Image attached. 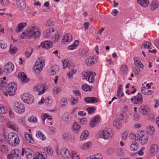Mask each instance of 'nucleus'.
<instances>
[{
  "label": "nucleus",
  "instance_id": "1",
  "mask_svg": "<svg viewBox=\"0 0 159 159\" xmlns=\"http://www.w3.org/2000/svg\"><path fill=\"white\" fill-rule=\"evenodd\" d=\"M41 35L39 28L33 26L23 32L20 35L21 39H38Z\"/></svg>",
  "mask_w": 159,
  "mask_h": 159
},
{
  "label": "nucleus",
  "instance_id": "2",
  "mask_svg": "<svg viewBox=\"0 0 159 159\" xmlns=\"http://www.w3.org/2000/svg\"><path fill=\"white\" fill-rule=\"evenodd\" d=\"M57 33L58 31L57 29L50 28L44 31L43 36L45 38L58 40L60 39L61 36L56 34Z\"/></svg>",
  "mask_w": 159,
  "mask_h": 159
},
{
  "label": "nucleus",
  "instance_id": "3",
  "mask_svg": "<svg viewBox=\"0 0 159 159\" xmlns=\"http://www.w3.org/2000/svg\"><path fill=\"white\" fill-rule=\"evenodd\" d=\"M8 142L12 146H16L19 143L20 140L18 136L14 133H10L8 134Z\"/></svg>",
  "mask_w": 159,
  "mask_h": 159
},
{
  "label": "nucleus",
  "instance_id": "4",
  "mask_svg": "<svg viewBox=\"0 0 159 159\" xmlns=\"http://www.w3.org/2000/svg\"><path fill=\"white\" fill-rule=\"evenodd\" d=\"M17 85L15 82H11L8 84L5 88L6 92L4 93L5 96H8L9 94L10 96H13L15 93L17 89Z\"/></svg>",
  "mask_w": 159,
  "mask_h": 159
},
{
  "label": "nucleus",
  "instance_id": "5",
  "mask_svg": "<svg viewBox=\"0 0 159 159\" xmlns=\"http://www.w3.org/2000/svg\"><path fill=\"white\" fill-rule=\"evenodd\" d=\"M99 137L105 139H110L112 137V133L110 128H106L98 134Z\"/></svg>",
  "mask_w": 159,
  "mask_h": 159
},
{
  "label": "nucleus",
  "instance_id": "6",
  "mask_svg": "<svg viewBox=\"0 0 159 159\" xmlns=\"http://www.w3.org/2000/svg\"><path fill=\"white\" fill-rule=\"evenodd\" d=\"M22 152L18 149H15L11 151V154L7 155V159H20Z\"/></svg>",
  "mask_w": 159,
  "mask_h": 159
},
{
  "label": "nucleus",
  "instance_id": "7",
  "mask_svg": "<svg viewBox=\"0 0 159 159\" xmlns=\"http://www.w3.org/2000/svg\"><path fill=\"white\" fill-rule=\"evenodd\" d=\"M13 107L15 111L18 114H22L25 111V107L23 104L21 103L15 102Z\"/></svg>",
  "mask_w": 159,
  "mask_h": 159
},
{
  "label": "nucleus",
  "instance_id": "8",
  "mask_svg": "<svg viewBox=\"0 0 159 159\" xmlns=\"http://www.w3.org/2000/svg\"><path fill=\"white\" fill-rule=\"evenodd\" d=\"M21 99L25 103L31 104L34 101V97L31 94H24L21 95Z\"/></svg>",
  "mask_w": 159,
  "mask_h": 159
},
{
  "label": "nucleus",
  "instance_id": "9",
  "mask_svg": "<svg viewBox=\"0 0 159 159\" xmlns=\"http://www.w3.org/2000/svg\"><path fill=\"white\" fill-rule=\"evenodd\" d=\"M132 102L135 104L141 105L143 102L142 94L138 93L135 96H133L131 99Z\"/></svg>",
  "mask_w": 159,
  "mask_h": 159
},
{
  "label": "nucleus",
  "instance_id": "10",
  "mask_svg": "<svg viewBox=\"0 0 159 159\" xmlns=\"http://www.w3.org/2000/svg\"><path fill=\"white\" fill-rule=\"evenodd\" d=\"M47 89V87L45 86L43 84H39L34 88V91L38 93V95H40L43 93Z\"/></svg>",
  "mask_w": 159,
  "mask_h": 159
},
{
  "label": "nucleus",
  "instance_id": "11",
  "mask_svg": "<svg viewBox=\"0 0 159 159\" xmlns=\"http://www.w3.org/2000/svg\"><path fill=\"white\" fill-rule=\"evenodd\" d=\"M22 156H24V153H25V154L28 159H38L37 156L35 157H33V156L32 155V152L30 150L29 148H26L25 149L23 148L22 149Z\"/></svg>",
  "mask_w": 159,
  "mask_h": 159
},
{
  "label": "nucleus",
  "instance_id": "12",
  "mask_svg": "<svg viewBox=\"0 0 159 159\" xmlns=\"http://www.w3.org/2000/svg\"><path fill=\"white\" fill-rule=\"evenodd\" d=\"M148 139V137L141 133L137 134V140H139L141 144H145L147 142Z\"/></svg>",
  "mask_w": 159,
  "mask_h": 159
},
{
  "label": "nucleus",
  "instance_id": "13",
  "mask_svg": "<svg viewBox=\"0 0 159 159\" xmlns=\"http://www.w3.org/2000/svg\"><path fill=\"white\" fill-rule=\"evenodd\" d=\"M14 69V66L11 62H8L4 66V72L7 74L12 72Z\"/></svg>",
  "mask_w": 159,
  "mask_h": 159
},
{
  "label": "nucleus",
  "instance_id": "14",
  "mask_svg": "<svg viewBox=\"0 0 159 159\" xmlns=\"http://www.w3.org/2000/svg\"><path fill=\"white\" fill-rule=\"evenodd\" d=\"M17 5L21 10H26V3L24 0H16Z\"/></svg>",
  "mask_w": 159,
  "mask_h": 159
},
{
  "label": "nucleus",
  "instance_id": "15",
  "mask_svg": "<svg viewBox=\"0 0 159 159\" xmlns=\"http://www.w3.org/2000/svg\"><path fill=\"white\" fill-rule=\"evenodd\" d=\"M53 44L52 42L49 40H45L41 43V45L43 48L48 49L51 48Z\"/></svg>",
  "mask_w": 159,
  "mask_h": 159
},
{
  "label": "nucleus",
  "instance_id": "16",
  "mask_svg": "<svg viewBox=\"0 0 159 159\" xmlns=\"http://www.w3.org/2000/svg\"><path fill=\"white\" fill-rule=\"evenodd\" d=\"M7 80L5 77L0 79V90H4L6 87Z\"/></svg>",
  "mask_w": 159,
  "mask_h": 159
},
{
  "label": "nucleus",
  "instance_id": "17",
  "mask_svg": "<svg viewBox=\"0 0 159 159\" xmlns=\"http://www.w3.org/2000/svg\"><path fill=\"white\" fill-rule=\"evenodd\" d=\"M100 120V117L97 115L94 116L90 121V125L92 127H94L97 125Z\"/></svg>",
  "mask_w": 159,
  "mask_h": 159
},
{
  "label": "nucleus",
  "instance_id": "18",
  "mask_svg": "<svg viewBox=\"0 0 159 159\" xmlns=\"http://www.w3.org/2000/svg\"><path fill=\"white\" fill-rule=\"evenodd\" d=\"M27 25V23L22 22L18 24L15 29L16 32L19 33L21 32Z\"/></svg>",
  "mask_w": 159,
  "mask_h": 159
},
{
  "label": "nucleus",
  "instance_id": "19",
  "mask_svg": "<svg viewBox=\"0 0 159 159\" xmlns=\"http://www.w3.org/2000/svg\"><path fill=\"white\" fill-rule=\"evenodd\" d=\"M69 150L66 148H63L61 150H60L58 149H56V152L57 154L59 155H61L63 157H65L66 153H68Z\"/></svg>",
  "mask_w": 159,
  "mask_h": 159
},
{
  "label": "nucleus",
  "instance_id": "20",
  "mask_svg": "<svg viewBox=\"0 0 159 159\" xmlns=\"http://www.w3.org/2000/svg\"><path fill=\"white\" fill-rule=\"evenodd\" d=\"M85 101L87 103H95L98 102V98L95 97H89L86 98L84 99Z\"/></svg>",
  "mask_w": 159,
  "mask_h": 159
},
{
  "label": "nucleus",
  "instance_id": "21",
  "mask_svg": "<svg viewBox=\"0 0 159 159\" xmlns=\"http://www.w3.org/2000/svg\"><path fill=\"white\" fill-rule=\"evenodd\" d=\"M159 7V2L157 1L154 0L150 5V9L151 11H154L157 9Z\"/></svg>",
  "mask_w": 159,
  "mask_h": 159
},
{
  "label": "nucleus",
  "instance_id": "22",
  "mask_svg": "<svg viewBox=\"0 0 159 159\" xmlns=\"http://www.w3.org/2000/svg\"><path fill=\"white\" fill-rule=\"evenodd\" d=\"M158 147L157 145L155 144H153L151 146L150 148V152L151 153L155 154L158 152Z\"/></svg>",
  "mask_w": 159,
  "mask_h": 159
},
{
  "label": "nucleus",
  "instance_id": "23",
  "mask_svg": "<svg viewBox=\"0 0 159 159\" xmlns=\"http://www.w3.org/2000/svg\"><path fill=\"white\" fill-rule=\"evenodd\" d=\"M134 65L138 67H139L142 69L144 68V65L142 64L139 60L137 58H134Z\"/></svg>",
  "mask_w": 159,
  "mask_h": 159
},
{
  "label": "nucleus",
  "instance_id": "24",
  "mask_svg": "<svg viewBox=\"0 0 159 159\" xmlns=\"http://www.w3.org/2000/svg\"><path fill=\"white\" fill-rule=\"evenodd\" d=\"M137 3L142 7H146L148 5V0H137Z\"/></svg>",
  "mask_w": 159,
  "mask_h": 159
},
{
  "label": "nucleus",
  "instance_id": "25",
  "mask_svg": "<svg viewBox=\"0 0 159 159\" xmlns=\"http://www.w3.org/2000/svg\"><path fill=\"white\" fill-rule=\"evenodd\" d=\"M6 125L9 128L14 130H16L17 128H16V126L15 125V123L11 121H7L6 123Z\"/></svg>",
  "mask_w": 159,
  "mask_h": 159
},
{
  "label": "nucleus",
  "instance_id": "26",
  "mask_svg": "<svg viewBox=\"0 0 159 159\" xmlns=\"http://www.w3.org/2000/svg\"><path fill=\"white\" fill-rule=\"evenodd\" d=\"M96 75V73L95 72H90L89 75V76L88 80L90 83H93L94 81V77Z\"/></svg>",
  "mask_w": 159,
  "mask_h": 159
},
{
  "label": "nucleus",
  "instance_id": "27",
  "mask_svg": "<svg viewBox=\"0 0 159 159\" xmlns=\"http://www.w3.org/2000/svg\"><path fill=\"white\" fill-rule=\"evenodd\" d=\"M25 138L26 141L30 143H34V140L32 137L31 135L27 133L25 134Z\"/></svg>",
  "mask_w": 159,
  "mask_h": 159
},
{
  "label": "nucleus",
  "instance_id": "28",
  "mask_svg": "<svg viewBox=\"0 0 159 159\" xmlns=\"http://www.w3.org/2000/svg\"><path fill=\"white\" fill-rule=\"evenodd\" d=\"M36 136L37 138L40 139L43 141L45 140L46 139V137L45 135L40 131H38L36 132Z\"/></svg>",
  "mask_w": 159,
  "mask_h": 159
},
{
  "label": "nucleus",
  "instance_id": "29",
  "mask_svg": "<svg viewBox=\"0 0 159 159\" xmlns=\"http://www.w3.org/2000/svg\"><path fill=\"white\" fill-rule=\"evenodd\" d=\"M147 110L148 108L146 107L141 106L140 107L139 111L142 114L147 115L148 112Z\"/></svg>",
  "mask_w": 159,
  "mask_h": 159
},
{
  "label": "nucleus",
  "instance_id": "30",
  "mask_svg": "<svg viewBox=\"0 0 159 159\" xmlns=\"http://www.w3.org/2000/svg\"><path fill=\"white\" fill-rule=\"evenodd\" d=\"M113 125L117 129L120 128L121 126V124L120 123L119 118L114 120L113 122Z\"/></svg>",
  "mask_w": 159,
  "mask_h": 159
},
{
  "label": "nucleus",
  "instance_id": "31",
  "mask_svg": "<svg viewBox=\"0 0 159 159\" xmlns=\"http://www.w3.org/2000/svg\"><path fill=\"white\" fill-rule=\"evenodd\" d=\"M79 43L78 40H75L73 44L68 47V49L72 50L75 49L79 44Z\"/></svg>",
  "mask_w": 159,
  "mask_h": 159
},
{
  "label": "nucleus",
  "instance_id": "32",
  "mask_svg": "<svg viewBox=\"0 0 159 159\" xmlns=\"http://www.w3.org/2000/svg\"><path fill=\"white\" fill-rule=\"evenodd\" d=\"M89 135V132L88 131L85 130L82 133L80 137V140H83L85 139Z\"/></svg>",
  "mask_w": 159,
  "mask_h": 159
},
{
  "label": "nucleus",
  "instance_id": "33",
  "mask_svg": "<svg viewBox=\"0 0 159 159\" xmlns=\"http://www.w3.org/2000/svg\"><path fill=\"white\" fill-rule=\"evenodd\" d=\"M72 35L70 34H65L62 38V40H72Z\"/></svg>",
  "mask_w": 159,
  "mask_h": 159
},
{
  "label": "nucleus",
  "instance_id": "34",
  "mask_svg": "<svg viewBox=\"0 0 159 159\" xmlns=\"http://www.w3.org/2000/svg\"><path fill=\"white\" fill-rule=\"evenodd\" d=\"M92 87L87 85L86 84H83L82 87V89L85 91H90L92 90Z\"/></svg>",
  "mask_w": 159,
  "mask_h": 159
},
{
  "label": "nucleus",
  "instance_id": "35",
  "mask_svg": "<svg viewBox=\"0 0 159 159\" xmlns=\"http://www.w3.org/2000/svg\"><path fill=\"white\" fill-rule=\"evenodd\" d=\"M80 126L78 123L75 122L73 125V128L75 132L78 131L80 128Z\"/></svg>",
  "mask_w": 159,
  "mask_h": 159
},
{
  "label": "nucleus",
  "instance_id": "36",
  "mask_svg": "<svg viewBox=\"0 0 159 159\" xmlns=\"http://www.w3.org/2000/svg\"><path fill=\"white\" fill-rule=\"evenodd\" d=\"M139 148V145L137 143H132L131 145L130 148L132 151H136Z\"/></svg>",
  "mask_w": 159,
  "mask_h": 159
},
{
  "label": "nucleus",
  "instance_id": "37",
  "mask_svg": "<svg viewBox=\"0 0 159 159\" xmlns=\"http://www.w3.org/2000/svg\"><path fill=\"white\" fill-rule=\"evenodd\" d=\"M154 132V128L153 126H150L147 127V132L151 135Z\"/></svg>",
  "mask_w": 159,
  "mask_h": 159
},
{
  "label": "nucleus",
  "instance_id": "38",
  "mask_svg": "<svg viewBox=\"0 0 159 159\" xmlns=\"http://www.w3.org/2000/svg\"><path fill=\"white\" fill-rule=\"evenodd\" d=\"M93 57H90L87 58L85 61V63L88 66H90L92 64V62H93Z\"/></svg>",
  "mask_w": 159,
  "mask_h": 159
},
{
  "label": "nucleus",
  "instance_id": "39",
  "mask_svg": "<svg viewBox=\"0 0 159 159\" xmlns=\"http://www.w3.org/2000/svg\"><path fill=\"white\" fill-rule=\"evenodd\" d=\"M17 51L18 50L16 47L11 46L9 52L11 54H13L16 53Z\"/></svg>",
  "mask_w": 159,
  "mask_h": 159
},
{
  "label": "nucleus",
  "instance_id": "40",
  "mask_svg": "<svg viewBox=\"0 0 159 159\" xmlns=\"http://www.w3.org/2000/svg\"><path fill=\"white\" fill-rule=\"evenodd\" d=\"M76 71V70H72L67 74L68 77L69 79H71L72 78V76L73 74H75Z\"/></svg>",
  "mask_w": 159,
  "mask_h": 159
},
{
  "label": "nucleus",
  "instance_id": "41",
  "mask_svg": "<svg viewBox=\"0 0 159 159\" xmlns=\"http://www.w3.org/2000/svg\"><path fill=\"white\" fill-rule=\"evenodd\" d=\"M45 103L47 107L50 106L52 102V101L49 97H47L45 99Z\"/></svg>",
  "mask_w": 159,
  "mask_h": 159
},
{
  "label": "nucleus",
  "instance_id": "42",
  "mask_svg": "<svg viewBox=\"0 0 159 159\" xmlns=\"http://www.w3.org/2000/svg\"><path fill=\"white\" fill-rule=\"evenodd\" d=\"M151 45V44L150 42L149 41H146L143 44L142 46L141 47V48H142V46H143L144 48H147L148 49H149L150 48V45Z\"/></svg>",
  "mask_w": 159,
  "mask_h": 159
},
{
  "label": "nucleus",
  "instance_id": "43",
  "mask_svg": "<svg viewBox=\"0 0 159 159\" xmlns=\"http://www.w3.org/2000/svg\"><path fill=\"white\" fill-rule=\"evenodd\" d=\"M67 100L65 98H63L61 100L60 103L61 106L63 108H65L67 104Z\"/></svg>",
  "mask_w": 159,
  "mask_h": 159
},
{
  "label": "nucleus",
  "instance_id": "44",
  "mask_svg": "<svg viewBox=\"0 0 159 159\" xmlns=\"http://www.w3.org/2000/svg\"><path fill=\"white\" fill-rule=\"evenodd\" d=\"M62 138L65 141H68L70 139V135L66 133H64L62 135Z\"/></svg>",
  "mask_w": 159,
  "mask_h": 159
},
{
  "label": "nucleus",
  "instance_id": "45",
  "mask_svg": "<svg viewBox=\"0 0 159 159\" xmlns=\"http://www.w3.org/2000/svg\"><path fill=\"white\" fill-rule=\"evenodd\" d=\"M28 121L30 122L36 123L37 122V119L35 116H32L28 119Z\"/></svg>",
  "mask_w": 159,
  "mask_h": 159
},
{
  "label": "nucleus",
  "instance_id": "46",
  "mask_svg": "<svg viewBox=\"0 0 159 159\" xmlns=\"http://www.w3.org/2000/svg\"><path fill=\"white\" fill-rule=\"evenodd\" d=\"M90 72H84L82 73V78L83 79H85L87 80L89 78V75Z\"/></svg>",
  "mask_w": 159,
  "mask_h": 159
},
{
  "label": "nucleus",
  "instance_id": "47",
  "mask_svg": "<svg viewBox=\"0 0 159 159\" xmlns=\"http://www.w3.org/2000/svg\"><path fill=\"white\" fill-rule=\"evenodd\" d=\"M55 21L52 19L48 20L47 22L46 25L47 27H50L51 26H53L55 25Z\"/></svg>",
  "mask_w": 159,
  "mask_h": 159
},
{
  "label": "nucleus",
  "instance_id": "48",
  "mask_svg": "<svg viewBox=\"0 0 159 159\" xmlns=\"http://www.w3.org/2000/svg\"><path fill=\"white\" fill-rule=\"evenodd\" d=\"M8 149L6 146L3 145L1 146V151L3 153H7L8 152Z\"/></svg>",
  "mask_w": 159,
  "mask_h": 159
},
{
  "label": "nucleus",
  "instance_id": "49",
  "mask_svg": "<svg viewBox=\"0 0 159 159\" xmlns=\"http://www.w3.org/2000/svg\"><path fill=\"white\" fill-rule=\"evenodd\" d=\"M86 110L89 114H91L95 111L96 108L94 107H89L87 108Z\"/></svg>",
  "mask_w": 159,
  "mask_h": 159
},
{
  "label": "nucleus",
  "instance_id": "50",
  "mask_svg": "<svg viewBox=\"0 0 159 159\" xmlns=\"http://www.w3.org/2000/svg\"><path fill=\"white\" fill-rule=\"evenodd\" d=\"M92 144L91 143H85L82 146V148L83 150L87 149L91 146Z\"/></svg>",
  "mask_w": 159,
  "mask_h": 159
},
{
  "label": "nucleus",
  "instance_id": "51",
  "mask_svg": "<svg viewBox=\"0 0 159 159\" xmlns=\"http://www.w3.org/2000/svg\"><path fill=\"white\" fill-rule=\"evenodd\" d=\"M153 91L152 90L146 89V90H143V93L145 95H149L152 93Z\"/></svg>",
  "mask_w": 159,
  "mask_h": 159
},
{
  "label": "nucleus",
  "instance_id": "52",
  "mask_svg": "<svg viewBox=\"0 0 159 159\" xmlns=\"http://www.w3.org/2000/svg\"><path fill=\"white\" fill-rule=\"evenodd\" d=\"M127 66L126 65L123 66L121 68V70L123 74H125L127 73Z\"/></svg>",
  "mask_w": 159,
  "mask_h": 159
},
{
  "label": "nucleus",
  "instance_id": "53",
  "mask_svg": "<svg viewBox=\"0 0 159 159\" xmlns=\"http://www.w3.org/2000/svg\"><path fill=\"white\" fill-rule=\"evenodd\" d=\"M137 134L136 135L135 134L131 133L129 135V138L132 140H137Z\"/></svg>",
  "mask_w": 159,
  "mask_h": 159
},
{
  "label": "nucleus",
  "instance_id": "54",
  "mask_svg": "<svg viewBox=\"0 0 159 159\" xmlns=\"http://www.w3.org/2000/svg\"><path fill=\"white\" fill-rule=\"evenodd\" d=\"M6 112L3 105L0 104V114H5Z\"/></svg>",
  "mask_w": 159,
  "mask_h": 159
},
{
  "label": "nucleus",
  "instance_id": "55",
  "mask_svg": "<svg viewBox=\"0 0 159 159\" xmlns=\"http://www.w3.org/2000/svg\"><path fill=\"white\" fill-rule=\"evenodd\" d=\"M27 75H25L24 72H20L18 73V77L20 80L21 79L25 77H26Z\"/></svg>",
  "mask_w": 159,
  "mask_h": 159
},
{
  "label": "nucleus",
  "instance_id": "56",
  "mask_svg": "<svg viewBox=\"0 0 159 159\" xmlns=\"http://www.w3.org/2000/svg\"><path fill=\"white\" fill-rule=\"evenodd\" d=\"M80 123L83 125L86 124L87 122V120L85 118H83L79 119Z\"/></svg>",
  "mask_w": 159,
  "mask_h": 159
},
{
  "label": "nucleus",
  "instance_id": "57",
  "mask_svg": "<svg viewBox=\"0 0 159 159\" xmlns=\"http://www.w3.org/2000/svg\"><path fill=\"white\" fill-rule=\"evenodd\" d=\"M0 3L3 5L6 6L9 4L8 0H0Z\"/></svg>",
  "mask_w": 159,
  "mask_h": 159
},
{
  "label": "nucleus",
  "instance_id": "58",
  "mask_svg": "<svg viewBox=\"0 0 159 159\" xmlns=\"http://www.w3.org/2000/svg\"><path fill=\"white\" fill-rule=\"evenodd\" d=\"M37 66H34V69L35 70V72L37 74H38L40 73L41 71L42 70V69L41 68H39L37 67Z\"/></svg>",
  "mask_w": 159,
  "mask_h": 159
},
{
  "label": "nucleus",
  "instance_id": "59",
  "mask_svg": "<svg viewBox=\"0 0 159 159\" xmlns=\"http://www.w3.org/2000/svg\"><path fill=\"white\" fill-rule=\"evenodd\" d=\"M29 81V79L28 78H27V76H26V77H25L21 79L20 80V82L23 83L27 82Z\"/></svg>",
  "mask_w": 159,
  "mask_h": 159
},
{
  "label": "nucleus",
  "instance_id": "60",
  "mask_svg": "<svg viewBox=\"0 0 159 159\" xmlns=\"http://www.w3.org/2000/svg\"><path fill=\"white\" fill-rule=\"evenodd\" d=\"M46 151L48 154L49 155H52L53 153V149L50 147L47 148Z\"/></svg>",
  "mask_w": 159,
  "mask_h": 159
},
{
  "label": "nucleus",
  "instance_id": "61",
  "mask_svg": "<svg viewBox=\"0 0 159 159\" xmlns=\"http://www.w3.org/2000/svg\"><path fill=\"white\" fill-rule=\"evenodd\" d=\"M83 57H87L88 55V51L85 49H83L81 52Z\"/></svg>",
  "mask_w": 159,
  "mask_h": 159
},
{
  "label": "nucleus",
  "instance_id": "62",
  "mask_svg": "<svg viewBox=\"0 0 159 159\" xmlns=\"http://www.w3.org/2000/svg\"><path fill=\"white\" fill-rule=\"evenodd\" d=\"M32 52L33 49L32 48H31L30 52H29L28 51H26L25 52V54L27 56V57L28 58L32 54Z\"/></svg>",
  "mask_w": 159,
  "mask_h": 159
},
{
  "label": "nucleus",
  "instance_id": "63",
  "mask_svg": "<svg viewBox=\"0 0 159 159\" xmlns=\"http://www.w3.org/2000/svg\"><path fill=\"white\" fill-rule=\"evenodd\" d=\"M7 45L6 43H3V42H0V47L1 48H6Z\"/></svg>",
  "mask_w": 159,
  "mask_h": 159
},
{
  "label": "nucleus",
  "instance_id": "64",
  "mask_svg": "<svg viewBox=\"0 0 159 159\" xmlns=\"http://www.w3.org/2000/svg\"><path fill=\"white\" fill-rule=\"evenodd\" d=\"M73 100L71 102V103L72 105L76 104L78 101V100L77 98H75L74 97L72 98Z\"/></svg>",
  "mask_w": 159,
  "mask_h": 159
}]
</instances>
